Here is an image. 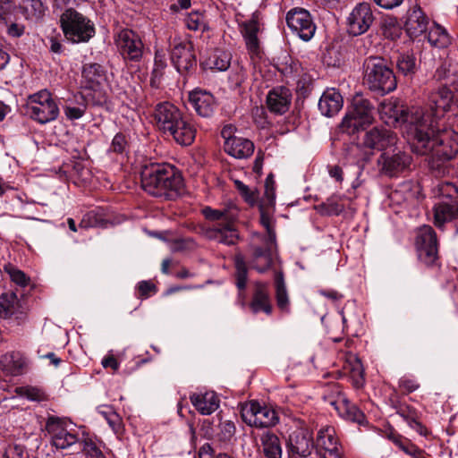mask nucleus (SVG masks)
Listing matches in <instances>:
<instances>
[{
  "mask_svg": "<svg viewBox=\"0 0 458 458\" xmlns=\"http://www.w3.org/2000/svg\"><path fill=\"white\" fill-rule=\"evenodd\" d=\"M260 222H261L262 225L267 231V236L265 238L264 242H269L270 243H275L276 234L271 228V222H270L269 216H267L265 213H261Z\"/></svg>",
  "mask_w": 458,
  "mask_h": 458,
  "instance_id": "nucleus-61",
  "label": "nucleus"
},
{
  "mask_svg": "<svg viewBox=\"0 0 458 458\" xmlns=\"http://www.w3.org/2000/svg\"><path fill=\"white\" fill-rule=\"evenodd\" d=\"M389 438L402 451L412 458H428V454L408 440H403L400 436H390Z\"/></svg>",
  "mask_w": 458,
  "mask_h": 458,
  "instance_id": "nucleus-44",
  "label": "nucleus"
},
{
  "mask_svg": "<svg viewBox=\"0 0 458 458\" xmlns=\"http://www.w3.org/2000/svg\"><path fill=\"white\" fill-rule=\"evenodd\" d=\"M140 177L144 191L156 197L167 196L169 191H179L183 184L179 171L165 163L144 165Z\"/></svg>",
  "mask_w": 458,
  "mask_h": 458,
  "instance_id": "nucleus-2",
  "label": "nucleus"
},
{
  "mask_svg": "<svg viewBox=\"0 0 458 458\" xmlns=\"http://www.w3.org/2000/svg\"><path fill=\"white\" fill-rule=\"evenodd\" d=\"M329 404L335 410L338 415L344 420L362 424L365 415L354 404H352L344 395L338 394L335 399H329Z\"/></svg>",
  "mask_w": 458,
  "mask_h": 458,
  "instance_id": "nucleus-25",
  "label": "nucleus"
},
{
  "mask_svg": "<svg viewBox=\"0 0 458 458\" xmlns=\"http://www.w3.org/2000/svg\"><path fill=\"white\" fill-rule=\"evenodd\" d=\"M316 446L323 458H343L344 451L331 426L321 428L317 436Z\"/></svg>",
  "mask_w": 458,
  "mask_h": 458,
  "instance_id": "nucleus-16",
  "label": "nucleus"
},
{
  "mask_svg": "<svg viewBox=\"0 0 458 458\" xmlns=\"http://www.w3.org/2000/svg\"><path fill=\"white\" fill-rule=\"evenodd\" d=\"M231 57L225 52H217L213 57V68L217 71L223 72L229 68Z\"/></svg>",
  "mask_w": 458,
  "mask_h": 458,
  "instance_id": "nucleus-53",
  "label": "nucleus"
},
{
  "mask_svg": "<svg viewBox=\"0 0 458 458\" xmlns=\"http://www.w3.org/2000/svg\"><path fill=\"white\" fill-rule=\"evenodd\" d=\"M397 68L405 76H411L416 72V59L411 55H402L397 60Z\"/></svg>",
  "mask_w": 458,
  "mask_h": 458,
  "instance_id": "nucleus-47",
  "label": "nucleus"
},
{
  "mask_svg": "<svg viewBox=\"0 0 458 458\" xmlns=\"http://www.w3.org/2000/svg\"><path fill=\"white\" fill-rule=\"evenodd\" d=\"M19 308V300L13 292L4 293L0 295V318H8L12 317Z\"/></svg>",
  "mask_w": 458,
  "mask_h": 458,
  "instance_id": "nucleus-40",
  "label": "nucleus"
},
{
  "mask_svg": "<svg viewBox=\"0 0 458 458\" xmlns=\"http://www.w3.org/2000/svg\"><path fill=\"white\" fill-rule=\"evenodd\" d=\"M261 30L259 12L252 13L250 20L240 24V31L244 39L247 51L251 58L259 57L261 53L259 33Z\"/></svg>",
  "mask_w": 458,
  "mask_h": 458,
  "instance_id": "nucleus-14",
  "label": "nucleus"
},
{
  "mask_svg": "<svg viewBox=\"0 0 458 458\" xmlns=\"http://www.w3.org/2000/svg\"><path fill=\"white\" fill-rule=\"evenodd\" d=\"M320 213L325 215H339L344 209V206L339 202V198L332 196L328 198L326 202L318 207Z\"/></svg>",
  "mask_w": 458,
  "mask_h": 458,
  "instance_id": "nucleus-48",
  "label": "nucleus"
},
{
  "mask_svg": "<svg viewBox=\"0 0 458 458\" xmlns=\"http://www.w3.org/2000/svg\"><path fill=\"white\" fill-rule=\"evenodd\" d=\"M90 101L87 96L81 94L74 95L72 98L67 99L64 106V113L70 121L81 118L87 110V101Z\"/></svg>",
  "mask_w": 458,
  "mask_h": 458,
  "instance_id": "nucleus-36",
  "label": "nucleus"
},
{
  "mask_svg": "<svg viewBox=\"0 0 458 458\" xmlns=\"http://www.w3.org/2000/svg\"><path fill=\"white\" fill-rule=\"evenodd\" d=\"M312 433L305 428L293 430L288 439V452L291 458H306L314 448Z\"/></svg>",
  "mask_w": 458,
  "mask_h": 458,
  "instance_id": "nucleus-17",
  "label": "nucleus"
},
{
  "mask_svg": "<svg viewBox=\"0 0 458 458\" xmlns=\"http://www.w3.org/2000/svg\"><path fill=\"white\" fill-rule=\"evenodd\" d=\"M224 149L231 157L243 159L252 155L254 144L248 139L237 137L232 141H225L224 143Z\"/></svg>",
  "mask_w": 458,
  "mask_h": 458,
  "instance_id": "nucleus-35",
  "label": "nucleus"
},
{
  "mask_svg": "<svg viewBox=\"0 0 458 458\" xmlns=\"http://www.w3.org/2000/svg\"><path fill=\"white\" fill-rule=\"evenodd\" d=\"M250 308L254 314L260 311H263L267 315L271 314L272 305L267 284L262 282H257L255 284V291L250 303Z\"/></svg>",
  "mask_w": 458,
  "mask_h": 458,
  "instance_id": "nucleus-33",
  "label": "nucleus"
},
{
  "mask_svg": "<svg viewBox=\"0 0 458 458\" xmlns=\"http://www.w3.org/2000/svg\"><path fill=\"white\" fill-rule=\"evenodd\" d=\"M454 92L445 85L433 90L428 97V104L432 111L424 108V111L430 114L433 118V124L437 117L443 115L451 109L454 104Z\"/></svg>",
  "mask_w": 458,
  "mask_h": 458,
  "instance_id": "nucleus-18",
  "label": "nucleus"
},
{
  "mask_svg": "<svg viewBox=\"0 0 458 458\" xmlns=\"http://www.w3.org/2000/svg\"><path fill=\"white\" fill-rule=\"evenodd\" d=\"M139 298L147 299L157 292V286L151 281H140L137 285Z\"/></svg>",
  "mask_w": 458,
  "mask_h": 458,
  "instance_id": "nucleus-55",
  "label": "nucleus"
},
{
  "mask_svg": "<svg viewBox=\"0 0 458 458\" xmlns=\"http://www.w3.org/2000/svg\"><path fill=\"white\" fill-rule=\"evenodd\" d=\"M396 135L385 127H374L368 131L362 140L364 147L378 151H385L396 143Z\"/></svg>",
  "mask_w": 458,
  "mask_h": 458,
  "instance_id": "nucleus-21",
  "label": "nucleus"
},
{
  "mask_svg": "<svg viewBox=\"0 0 458 458\" xmlns=\"http://www.w3.org/2000/svg\"><path fill=\"white\" fill-rule=\"evenodd\" d=\"M106 422L108 423L112 430L114 432V434H116L117 436L122 435L123 431V426L122 418L119 416L118 413L114 412L109 414V418H107Z\"/></svg>",
  "mask_w": 458,
  "mask_h": 458,
  "instance_id": "nucleus-58",
  "label": "nucleus"
},
{
  "mask_svg": "<svg viewBox=\"0 0 458 458\" xmlns=\"http://www.w3.org/2000/svg\"><path fill=\"white\" fill-rule=\"evenodd\" d=\"M106 80V72L100 64L83 65L81 84L85 89L91 91L87 94V98L93 105L101 106L106 102L107 94L105 89Z\"/></svg>",
  "mask_w": 458,
  "mask_h": 458,
  "instance_id": "nucleus-7",
  "label": "nucleus"
},
{
  "mask_svg": "<svg viewBox=\"0 0 458 458\" xmlns=\"http://www.w3.org/2000/svg\"><path fill=\"white\" fill-rule=\"evenodd\" d=\"M235 434V425L230 420L221 422L219 425L218 437L221 441H229Z\"/></svg>",
  "mask_w": 458,
  "mask_h": 458,
  "instance_id": "nucleus-54",
  "label": "nucleus"
},
{
  "mask_svg": "<svg viewBox=\"0 0 458 458\" xmlns=\"http://www.w3.org/2000/svg\"><path fill=\"white\" fill-rule=\"evenodd\" d=\"M185 27L192 31L204 33L209 30V24L204 12L192 11L188 13L183 19Z\"/></svg>",
  "mask_w": 458,
  "mask_h": 458,
  "instance_id": "nucleus-38",
  "label": "nucleus"
},
{
  "mask_svg": "<svg viewBox=\"0 0 458 458\" xmlns=\"http://www.w3.org/2000/svg\"><path fill=\"white\" fill-rule=\"evenodd\" d=\"M189 99L199 115L209 117L213 114L216 101L210 92L202 89H195L190 93Z\"/></svg>",
  "mask_w": 458,
  "mask_h": 458,
  "instance_id": "nucleus-27",
  "label": "nucleus"
},
{
  "mask_svg": "<svg viewBox=\"0 0 458 458\" xmlns=\"http://www.w3.org/2000/svg\"><path fill=\"white\" fill-rule=\"evenodd\" d=\"M383 34L386 38L394 40L400 38L402 29L396 18L387 17L382 24Z\"/></svg>",
  "mask_w": 458,
  "mask_h": 458,
  "instance_id": "nucleus-46",
  "label": "nucleus"
},
{
  "mask_svg": "<svg viewBox=\"0 0 458 458\" xmlns=\"http://www.w3.org/2000/svg\"><path fill=\"white\" fill-rule=\"evenodd\" d=\"M21 394L30 401L39 402L44 399V394L36 387H24L21 390Z\"/></svg>",
  "mask_w": 458,
  "mask_h": 458,
  "instance_id": "nucleus-60",
  "label": "nucleus"
},
{
  "mask_svg": "<svg viewBox=\"0 0 458 458\" xmlns=\"http://www.w3.org/2000/svg\"><path fill=\"white\" fill-rule=\"evenodd\" d=\"M428 41L435 47L445 48L451 44V37L447 30L437 23H434L427 35Z\"/></svg>",
  "mask_w": 458,
  "mask_h": 458,
  "instance_id": "nucleus-39",
  "label": "nucleus"
},
{
  "mask_svg": "<svg viewBox=\"0 0 458 458\" xmlns=\"http://www.w3.org/2000/svg\"><path fill=\"white\" fill-rule=\"evenodd\" d=\"M4 458H23V449L19 445L9 446L4 453Z\"/></svg>",
  "mask_w": 458,
  "mask_h": 458,
  "instance_id": "nucleus-64",
  "label": "nucleus"
},
{
  "mask_svg": "<svg viewBox=\"0 0 458 458\" xmlns=\"http://www.w3.org/2000/svg\"><path fill=\"white\" fill-rule=\"evenodd\" d=\"M428 23V18L420 7L415 6L408 13L405 30L411 37H418L427 30Z\"/></svg>",
  "mask_w": 458,
  "mask_h": 458,
  "instance_id": "nucleus-34",
  "label": "nucleus"
},
{
  "mask_svg": "<svg viewBox=\"0 0 458 458\" xmlns=\"http://www.w3.org/2000/svg\"><path fill=\"white\" fill-rule=\"evenodd\" d=\"M46 429L50 434L52 444L56 448L64 449L77 442V437L70 433L65 428L64 422L58 418H48Z\"/></svg>",
  "mask_w": 458,
  "mask_h": 458,
  "instance_id": "nucleus-23",
  "label": "nucleus"
},
{
  "mask_svg": "<svg viewBox=\"0 0 458 458\" xmlns=\"http://www.w3.org/2000/svg\"><path fill=\"white\" fill-rule=\"evenodd\" d=\"M236 285L238 289L243 290L247 284L248 268L244 257L237 254L234 257Z\"/></svg>",
  "mask_w": 458,
  "mask_h": 458,
  "instance_id": "nucleus-45",
  "label": "nucleus"
},
{
  "mask_svg": "<svg viewBox=\"0 0 458 458\" xmlns=\"http://www.w3.org/2000/svg\"><path fill=\"white\" fill-rule=\"evenodd\" d=\"M4 269L8 274L11 280L17 285L25 287L29 284L30 278L25 275L23 271L18 269L13 265L7 264L4 267Z\"/></svg>",
  "mask_w": 458,
  "mask_h": 458,
  "instance_id": "nucleus-49",
  "label": "nucleus"
},
{
  "mask_svg": "<svg viewBox=\"0 0 458 458\" xmlns=\"http://www.w3.org/2000/svg\"><path fill=\"white\" fill-rule=\"evenodd\" d=\"M11 24L7 27V34L13 38H19L23 35L25 27L22 24L10 21Z\"/></svg>",
  "mask_w": 458,
  "mask_h": 458,
  "instance_id": "nucleus-62",
  "label": "nucleus"
},
{
  "mask_svg": "<svg viewBox=\"0 0 458 458\" xmlns=\"http://www.w3.org/2000/svg\"><path fill=\"white\" fill-rule=\"evenodd\" d=\"M237 190L242 197L250 205H254L259 198L258 193L254 190H250L247 185L240 181L235 182Z\"/></svg>",
  "mask_w": 458,
  "mask_h": 458,
  "instance_id": "nucleus-52",
  "label": "nucleus"
},
{
  "mask_svg": "<svg viewBox=\"0 0 458 458\" xmlns=\"http://www.w3.org/2000/svg\"><path fill=\"white\" fill-rule=\"evenodd\" d=\"M60 21L65 38L73 43L87 42L95 34L94 24L74 9H67Z\"/></svg>",
  "mask_w": 458,
  "mask_h": 458,
  "instance_id": "nucleus-5",
  "label": "nucleus"
},
{
  "mask_svg": "<svg viewBox=\"0 0 458 458\" xmlns=\"http://www.w3.org/2000/svg\"><path fill=\"white\" fill-rule=\"evenodd\" d=\"M127 146L125 136L122 133H117L111 143L110 150L114 153H123Z\"/></svg>",
  "mask_w": 458,
  "mask_h": 458,
  "instance_id": "nucleus-59",
  "label": "nucleus"
},
{
  "mask_svg": "<svg viewBox=\"0 0 458 458\" xmlns=\"http://www.w3.org/2000/svg\"><path fill=\"white\" fill-rule=\"evenodd\" d=\"M236 128L233 124H225L221 131V136L225 141H232L233 139L237 138L234 135Z\"/></svg>",
  "mask_w": 458,
  "mask_h": 458,
  "instance_id": "nucleus-63",
  "label": "nucleus"
},
{
  "mask_svg": "<svg viewBox=\"0 0 458 458\" xmlns=\"http://www.w3.org/2000/svg\"><path fill=\"white\" fill-rule=\"evenodd\" d=\"M274 243L264 242V246H257L254 242L250 246L251 255L249 263L251 268L259 273L266 272L272 265L271 248Z\"/></svg>",
  "mask_w": 458,
  "mask_h": 458,
  "instance_id": "nucleus-26",
  "label": "nucleus"
},
{
  "mask_svg": "<svg viewBox=\"0 0 458 458\" xmlns=\"http://www.w3.org/2000/svg\"><path fill=\"white\" fill-rule=\"evenodd\" d=\"M171 60L178 72H186L196 65L191 42L174 39L171 52Z\"/></svg>",
  "mask_w": 458,
  "mask_h": 458,
  "instance_id": "nucleus-19",
  "label": "nucleus"
},
{
  "mask_svg": "<svg viewBox=\"0 0 458 458\" xmlns=\"http://www.w3.org/2000/svg\"><path fill=\"white\" fill-rule=\"evenodd\" d=\"M344 99L335 89H327L318 101V109L325 116L331 117L336 114L343 107Z\"/></svg>",
  "mask_w": 458,
  "mask_h": 458,
  "instance_id": "nucleus-30",
  "label": "nucleus"
},
{
  "mask_svg": "<svg viewBox=\"0 0 458 458\" xmlns=\"http://www.w3.org/2000/svg\"><path fill=\"white\" fill-rule=\"evenodd\" d=\"M206 235L210 240L225 245L236 244L239 235L232 221L217 223L206 229Z\"/></svg>",
  "mask_w": 458,
  "mask_h": 458,
  "instance_id": "nucleus-24",
  "label": "nucleus"
},
{
  "mask_svg": "<svg viewBox=\"0 0 458 458\" xmlns=\"http://www.w3.org/2000/svg\"><path fill=\"white\" fill-rule=\"evenodd\" d=\"M416 250L419 259L426 266H434L438 260L437 234L429 225L420 227L416 233Z\"/></svg>",
  "mask_w": 458,
  "mask_h": 458,
  "instance_id": "nucleus-11",
  "label": "nucleus"
},
{
  "mask_svg": "<svg viewBox=\"0 0 458 458\" xmlns=\"http://www.w3.org/2000/svg\"><path fill=\"white\" fill-rule=\"evenodd\" d=\"M374 21L371 5L369 3L358 4L347 18L349 34L359 36L365 33Z\"/></svg>",
  "mask_w": 458,
  "mask_h": 458,
  "instance_id": "nucleus-15",
  "label": "nucleus"
},
{
  "mask_svg": "<svg viewBox=\"0 0 458 458\" xmlns=\"http://www.w3.org/2000/svg\"><path fill=\"white\" fill-rule=\"evenodd\" d=\"M290 103V90L284 87L273 89L267 97V107L275 114H283L286 113L289 109Z\"/></svg>",
  "mask_w": 458,
  "mask_h": 458,
  "instance_id": "nucleus-29",
  "label": "nucleus"
},
{
  "mask_svg": "<svg viewBox=\"0 0 458 458\" xmlns=\"http://www.w3.org/2000/svg\"><path fill=\"white\" fill-rule=\"evenodd\" d=\"M411 148L415 153L428 156V166L435 176L449 174L447 162L458 154V133L445 131L435 134L433 118L429 114L425 120L420 110H415L410 116Z\"/></svg>",
  "mask_w": 458,
  "mask_h": 458,
  "instance_id": "nucleus-1",
  "label": "nucleus"
},
{
  "mask_svg": "<svg viewBox=\"0 0 458 458\" xmlns=\"http://www.w3.org/2000/svg\"><path fill=\"white\" fill-rule=\"evenodd\" d=\"M29 364L28 359L19 352H7L1 356L0 366L2 369L11 376H17L23 372Z\"/></svg>",
  "mask_w": 458,
  "mask_h": 458,
  "instance_id": "nucleus-31",
  "label": "nucleus"
},
{
  "mask_svg": "<svg viewBox=\"0 0 458 458\" xmlns=\"http://www.w3.org/2000/svg\"><path fill=\"white\" fill-rule=\"evenodd\" d=\"M20 8L27 20H38L42 17L45 8L40 0H23Z\"/></svg>",
  "mask_w": 458,
  "mask_h": 458,
  "instance_id": "nucleus-42",
  "label": "nucleus"
},
{
  "mask_svg": "<svg viewBox=\"0 0 458 458\" xmlns=\"http://www.w3.org/2000/svg\"><path fill=\"white\" fill-rule=\"evenodd\" d=\"M167 66L165 54L163 51H156L154 67L150 79V83L153 87L158 88L161 81L165 75V71Z\"/></svg>",
  "mask_w": 458,
  "mask_h": 458,
  "instance_id": "nucleus-41",
  "label": "nucleus"
},
{
  "mask_svg": "<svg viewBox=\"0 0 458 458\" xmlns=\"http://www.w3.org/2000/svg\"><path fill=\"white\" fill-rule=\"evenodd\" d=\"M276 284V298L279 309L282 310H288L289 299L284 280V276L281 272H276L275 276Z\"/></svg>",
  "mask_w": 458,
  "mask_h": 458,
  "instance_id": "nucleus-43",
  "label": "nucleus"
},
{
  "mask_svg": "<svg viewBox=\"0 0 458 458\" xmlns=\"http://www.w3.org/2000/svg\"><path fill=\"white\" fill-rule=\"evenodd\" d=\"M27 112L31 119L45 124L58 117L59 107L52 94L47 89H42L28 98Z\"/></svg>",
  "mask_w": 458,
  "mask_h": 458,
  "instance_id": "nucleus-8",
  "label": "nucleus"
},
{
  "mask_svg": "<svg viewBox=\"0 0 458 458\" xmlns=\"http://www.w3.org/2000/svg\"><path fill=\"white\" fill-rule=\"evenodd\" d=\"M260 444L266 458H281L282 446L279 437L275 433L264 432L260 437Z\"/></svg>",
  "mask_w": 458,
  "mask_h": 458,
  "instance_id": "nucleus-37",
  "label": "nucleus"
},
{
  "mask_svg": "<svg viewBox=\"0 0 458 458\" xmlns=\"http://www.w3.org/2000/svg\"><path fill=\"white\" fill-rule=\"evenodd\" d=\"M202 213L204 216L210 221H217L218 223L228 221L225 218V213L218 209H213L209 207H206L203 208Z\"/></svg>",
  "mask_w": 458,
  "mask_h": 458,
  "instance_id": "nucleus-57",
  "label": "nucleus"
},
{
  "mask_svg": "<svg viewBox=\"0 0 458 458\" xmlns=\"http://www.w3.org/2000/svg\"><path fill=\"white\" fill-rule=\"evenodd\" d=\"M398 386L403 394H410L420 387V384L412 377L404 376L399 379Z\"/></svg>",
  "mask_w": 458,
  "mask_h": 458,
  "instance_id": "nucleus-56",
  "label": "nucleus"
},
{
  "mask_svg": "<svg viewBox=\"0 0 458 458\" xmlns=\"http://www.w3.org/2000/svg\"><path fill=\"white\" fill-rule=\"evenodd\" d=\"M183 114L170 102H162L156 106L153 116L156 126L165 134L182 118Z\"/></svg>",
  "mask_w": 458,
  "mask_h": 458,
  "instance_id": "nucleus-20",
  "label": "nucleus"
},
{
  "mask_svg": "<svg viewBox=\"0 0 458 458\" xmlns=\"http://www.w3.org/2000/svg\"><path fill=\"white\" fill-rule=\"evenodd\" d=\"M17 6L12 0H0V21L5 25L13 21Z\"/></svg>",
  "mask_w": 458,
  "mask_h": 458,
  "instance_id": "nucleus-50",
  "label": "nucleus"
},
{
  "mask_svg": "<svg viewBox=\"0 0 458 458\" xmlns=\"http://www.w3.org/2000/svg\"><path fill=\"white\" fill-rule=\"evenodd\" d=\"M411 157L402 151L390 155L383 152L377 159L380 171L388 176H394L409 167Z\"/></svg>",
  "mask_w": 458,
  "mask_h": 458,
  "instance_id": "nucleus-22",
  "label": "nucleus"
},
{
  "mask_svg": "<svg viewBox=\"0 0 458 458\" xmlns=\"http://www.w3.org/2000/svg\"><path fill=\"white\" fill-rule=\"evenodd\" d=\"M288 28L303 41L310 40L315 32L316 25L310 13L303 8L291 9L286 14Z\"/></svg>",
  "mask_w": 458,
  "mask_h": 458,
  "instance_id": "nucleus-12",
  "label": "nucleus"
},
{
  "mask_svg": "<svg viewBox=\"0 0 458 458\" xmlns=\"http://www.w3.org/2000/svg\"><path fill=\"white\" fill-rule=\"evenodd\" d=\"M82 452L89 458H104L101 449L91 438L83 440Z\"/></svg>",
  "mask_w": 458,
  "mask_h": 458,
  "instance_id": "nucleus-51",
  "label": "nucleus"
},
{
  "mask_svg": "<svg viewBox=\"0 0 458 458\" xmlns=\"http://www.w3.org/2000/svg\"><path fill=\"white\" fill-rule=\"evenodd\" d=\"M415 110H420L423 114V120L428 117L429 114L424 111L423 107L411 106V108L404 109L399 106L396 99H386L381 103L378 112L386 123H402L403 132L406 134L409 140L412 139V133L410 131V116Z\"/></svg>",
  "mask_w": 458,
  "mask_h": 458,
  "instance_id": "nucleus-9",
  "label": "nucleus"
},
{
  "mask_svg": "<svg viewBox=\"0 0 458 458\" xmlns=\"http://www.w3.org/2000/svg\"><path fill=\"white\" fill-rule=\"evenodd\" d=\"M433 195L438 201L433 206V223L437 227L458 217V186L442 182L434 186Z\"/></svg>",
  "mask_w": 458,
  "mask_h": 458,
  "instance_id": "nucleus-3",
  "label": "nucleus"
},
{
  "mask_svg": "<svg viewBox=\"0 0 458 458\" xmlns=\"http://www.w3.org/2000/svg\"><path fill=\"white\" fill-rule=\"evenodd\" d=\"M242 420L250 427L268 428L276 424L277 415L272 408L250 401L242 405Z\"/></svg>",
  "mask_w": 458,
  "mask_h": 458,
  "instance_id": "nucleus-10",
  "label": "nucleus"
},
{
  "mask_svg": "<svg viewBox=\"0 0 458 458\" xmlns=\"http://www.w3.org/2000/svg\"><path fill=\"white\" fill-rule=\"evenodd\" d=\"M166 134L171 136L176 143L189 146L195 140L196 129L191 121L182 115Z\"/></svg>",
  "mask_w": 458,
  "mask_h": 458,
  "instance_id": "nucleus-28",
  "label": "nucleus"
},
{
  "mask_svg": "<svg viewBox=\"0 0 458 458\" xmlns=\"http://www.w3.org/2000/svg\"><path fill=\"white\" fill-rule=\"evenodd\" d=\"M374 121V106L369 99L357 94L352 99V108L344 117L341 129L348 134L370 125Z\"/></svg>",
  "mask_w": 458,
  "mask_h": 458,
  "instance_id": "nucleus-6",
  "label": "nucleus"
},
{
  "mask_svg": "<svg viewBox=\"0 0 458 458\" xmlns=\"http://www.w3.org/2000/svg\"><path fill=\"white\" fill-rule=\"evenodd\" d=\"M363 66L364 82L370 90L384 95L395 89L396 78L386 60L369 56L365 60Z\"/></svg>",
  "mask_w": 458,
  "mask_h": 458,
  "instance_id": "nucleus-4",
  "label": "nucleus"
},
{
  "mask_svg": "<svg viewBox=\"0 0 458 458\" xmlns=\"http://www.w3.org/2000/svg\"><path fill=\"white\" fill-rule=\"evenodd\" d=\"M190 400L195 409L202 415H209L219 407V399L212 391L191 394Z\"/></svg>",
  "mask_w": 458,
  "mask_h": 458,
  "instance_id": "nucleus-32",
  "label": "nucleus"
},
{
  "mask_svg": "<svg viewBox=\"0 0 458 458\" xmlns=\"http://www.w3.org/2000/svg\"><path fill=\"white\" fill-rule=\"evenodd\" d=\"M115 44L124 59L139 61L143 54L140 37L131 30H120L115 37Z\"/></svg>",
  "mask_w": 458,
  "mask_h": 458,
  "instance_id": "nucleus-13",
  "label": "nucleus"
}]
</instances>
